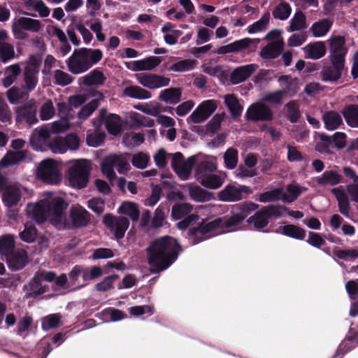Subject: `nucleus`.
I'll list each match as a JSON object with an SVG mask.
<instances>
[{
  "label": "nucleus",
  "instance_id": "1",
  "mask_svg": "<svg viewBox=\"0 0 358 358\" xmlns=\"http://www.w3.org/2000/svg\"><path fill=\"white\" fill-rule=\"evenodd\" d=\"M180 247L177 240L166 236L154 241L148 248V264L155 273L167 269L178 259Z\"/></svg>",
  "mask_w": 358,
  "mask_h": 358
},
{
  "label": "nucleus",
  "instance_id": "2",
  "mask_svg": "<svg viewBox=\"0 0 358 358\" xmlns=\"http://www.w3.org/2000/svg\"><path fill=\"white\" fill-rule=\"evenodd\" d=\"M66 207L67 203L63 198L48 192L39 202L28 204L27 214L37 223L49 220L52 224L58 226L64 220Z\"/></svg>",
  "mask_w": 358,
  "mask_h": 358
},
{
  "label": "nucleus",
  "instance_id": "3",
  "mask_svg": "<svg viewBox=\"0 0 358 358\" xmlns=\"http://www.w3.org/2000/svg\"><path fill=\"white\" fill-rule=\"evenodd\" d=\"M246 215L233 213L229 217L206 220L199 228H194L189 232L188 241L190 244L196 245L212 236L234 230L245 219Z\"/></svg>",
  "mask_w": 358,
  "mask_h": 358
},
{
  "label": "nucleus",
  "instance_id": "4",
  "mask_svg": "<svg viewBox=\"0 0 358 358\" xmlns=\"http://www.w3.org/2000/svg\"><path fill=\"white\" fill-rule=\"evenodd\" d=\"M215 158L212 156H206L196 169V178L204 187L208 189H217L224 182L221 176L214 174L217 169Z\"/></svg>",
  "mask_w": 358,
  "mask_h": 358
},
{
  "label": "nucleus",
  "instance_id": "5",
  "mask_svg": "<svg viewBox=\"0 0 358 358\" xmlns=\"http://www.w3.org/2000/svg\"><path fill=\"white\" fill-rule=\"evenodd\" d=\"M171 217L173 220L179 221L177 223V228L179 230L183 231L189 227L188 232L194 228H199V225L206 222V220L201 222H198L199 215L194 212L193 206L187 203L173 205L171 208Z\"/></svg>",
  "mask_w": 358,
  "mask_h": 358
},
{
  "label": "nucleus",
  "instance_id": "6",
  "mask_svg": "<svg viewBox=\"0 0 358 358\" xmlns=\"http://www.w3.org/2000/svg\"><path fill=\"white\" fill-rule=\"evenodd\" d=\"M90 170V161L83 159L73 160L68 169L69 185L78 189L85 187L89 181Z\"/></svg>",
  "mask_w": 358,
  "mask_h": 358
},
{
  "label": "nucleus",
  "instance_id": "7",
  "mask_svg": "<svg viewBox=\"0 0 358 358\" xmlns=\"http://www.w3.org/2000/svg\"><path fill=\"white\" fill-rule=\"evenodd\" d=\"M204 157L205 155L198 154L185 160L180 152H176L171 157V166L181 180H187L190 176L193 166H199Z\"/></svg>",
  "mask_w": 358,
  "mask_h": 358
},
{
  "label": "nucleus",
  "instance_id": "8",
  "mask_svg": "<svg viewBox=\"0 0 358 358\" xmlns=\"http://www.w3.org/2000/svg\"><path fill=\"white\" fill-rule=\"evenodd\" d=\"M331 192L337 199L339 212L345 217H350V206L347 192L353 201L358 202V181L348 185L346 189L340 186L332 189Z\"/></svg>",
  "mask_w": 358,
  "mask_h": 358
},
{
  "label": "nucleus",
  "instance_id": "9",
  "mask_svg": "<svg viewBox=\"0 0 358 358\" xmlns=\"http://www.w3.org/2000/svg\"><path fill=\"white\" fill-rule=\"evenodd\" d=\"M36 174L38 178L50 185L59 184L62 178L59 163L52 159L41 162L37 167Z\"/></svg>",
  "mask_w": 358,
  "mask_h": 358
},
{
  "label": "nucleus",
  "instance_id": "10",
  "mask_svg": "<svg viewBox=\"0 0 358 358\" xmlns=\"http://www.w3.org/2000/svg\"><path fill=\"white\" fill-rule=\"evenodd\" d=\"M43 27L41 21L27 17L14 18L12 21L11 29L16 39L24 40L28 38L25 31L38 32Z\"/></svg>",
  "mask_w": 358,
  "mask_h": 358
},
{
  "label": "nucleus",
  "instance_id": "11",
  "mask_svg": "<svg viewBox=\"0 0 358 358\" xmlns=\"http://www.w3.org/2000/svg\"><path fill=\"white\" fill-rule=\"evenodd\" d=\"M115 169L120 173H124L130 169L129 160L125 155H110L101 163L103 173L110 180L115 178Z\"/></svg>",
  "mask_w": 358,
  "mask_h": 358
},
{
  "label": "nucleus",
  "instance_id": "12",
  "mask_svg": "<svg viewBox=\"0 0 358 358\" xmlns=\"http://www.w3.org/2000/svg\"><path fill=\"white\" fill-rule=\"evenodd\" d=\"M42 60L40 55H33L29 57L23 73L24 87L28 92L33 91L38 84Z\"/></svg>",
  "mask_w": 358,
  "mask_h": 358
},
{
  "label": "nucleus",
  "instance_id": "13",
  "mask_svg": "<svg viewBox=\"0 0 358 358\" xmlns=\"http://www.w3.org/2000/svg\"><path fill=\"white\" fill-rule=\"evenodd\" d=\"M103 123L110 134L116 136L122 130L123 122L120 117L113 113L108 114L107 110L103 108L99 111L98 118L92 120V124L96 127H99Z\"/></svg>",
  "mask_w": 358,
  "mask_h": 358
},
{
  "label": "nucleus",
  "instance_id": "14",
  "mask_svg": "<svg viewBox=\"0 0 358 358\" xmlns=\"http://www.w3.org/2000/svg\"><path fill=\"white\" fill-rule=\"evenodd\" d=\"M80 146V140L75 134H68L65 138L56 137L51 141L48 147L55 154H64L68 150H77Z\"/></svg>",
  "mask_w": 358,
  "mask_h": 358
},
{
  "label": "nucleus",
  "instance_id": "15",
  "mask_svg": "<svg viewBox=\"0 0 358 358\" xmlns=\"http://www.w3.org/2000/svg\"><path fill=\"white\" fill-rule=\"evenodd\" d=\"M103 221L106 226L113 233L117 239L124 237L125 231L129 225L127 218L123 217H116L110 214L105 215Z\"/></svg>",
  "mask_w": 358,
  "mask_h": 358
},
{
  "label": "nucleus",
  "instance_id": "16",
  "mask_svg": "<svg viewBox=\"0 0 358 358\" xmlns=\"http://www.w3.org/2000/svg\"><path fill=\"white\" fill-rule=\"evenodd\" d=\"M216 108L217 103L215 101H203L189 116L187 120H190L193 123L203 122L213 114Z\"/></svg>",
  "mask_w": 358,
  "mask_h": 358
},
{
  "label": "nucleus",
  "instance_id": "17",
  "mask_svg": "<svg viewBox=\"0 0 358 358\" xmlns=\"http://www.w3.org/2000/svg\"><path fill=\"white\" fill-rule=\"evenodd\" d=\"M26 191V188L17 182L6 185L3 193V203L8 207L16 206Z\"/></svg>",
  "mask_w": 358,
  "mask_h": 358
},
{
  "label": "nucleus",
  "instance_id": "18",
  "mask_svg": "<svg viewBox=\"0 0 358 358\" xmlns=\"http://www.w3.org/2000/svg\"><path fill=\"white\" fill-rule=\"evenodd\" d=\"M249 187L241 185H228L218 193V198L223 201L233 202L242 199L243 193H250Z\"/></svg>",
  "mask_w": 358,
  "mask_h": 358
},
{
  "label": "nucleus",
  "instance_id": "19",
  "mask_svg": "<svg viewBox=\"0 0 358 358\" xmlns=\"http://www.w3.org/2000/svg\"><path fill=\"white\" fill-rule=\"evenodd\" d=\"M330 60H336L345 63V57L348 52L345 39L342 36H334L329 38Z\"/></svg>",
  "mask_w": 358,
  "mask_h": 358
},
{
  "label": "nucleus",
  "instance_id": "20",
  "mask_svg": "<svg viewBox=\"0 0 358 358\" xmlns=\"http://www.w3.org/2000/svg\"><path fill=\"white\" fill-rule=\"evenodd\" d=\"M67 65L69 71L73 74H80L90 69V65L81 48L74 50L67 61Z\"/></svg>",
  "mask_w": 358,
  "mask_h": 358
},
{
  "label": "nucleus",
  "instance_id": "21",
  "mask_svg": "<svg viewBox=\"0 0 358 358\" xmlns=\"http://www.w3.org/2000/svg\"><path fill=\"white\" fill-rule=\"evenodd\" d=\"M50 130L48 126L36 128L30 138V143L34 150L43 151L48 145V141L50 137Z\"/></svg>",
  "mask_w": 358,
  "mask_h": 358
},
{
  "label": "nucleus",
  "instance_id": "22",
  "mask_svg": "<svg viewBox=\"0 0 358 358\" xmlns=\"http://www.w3.org/2000/svg\"><path fill=\"white\" fill-rule=\"evenodd\" d=\"M70 220L75 228L85 227L90 220V213L80 205H73L70 209Z\"/></svg>",
  "mask_w": 358,
  "mask_h": 358
},
{
  "label": "nucleus",
  "instance_id": "23",
  "mask_svg": "<svg viewBox=\"0 0 358 358\" xmlns=\"http://www.w3.org/2000/svg\"><path fill=\"white\" fill-rule=\"evenodd\" d=\"M246 117L248 120L254 121L270 120L273 117V113L268 106L262 103H258L248 108Z\"/></svg>",
  "mask_w": 358,
  "mask_h": 358
},
{
  "label": "nucleus",
  "instance_id": "24",
  "mask_svg": "<svg viewBox=\"0 0 358 358\" xmlns=\"http://www.w3.org/2000/svg\"><path fill=\"white\" fill-rule=\"evenodd\" d=\"M10 37L5 29H0V60L6 63L15 57V48L12 43L8 42Z\"/></svg>",
  "mask_w": 358,
  "mask_h": 358
},
{
  "label": "nucleus",
  "instance_id": "25",
  "mask_svg": "<svg viewBox=\"0 0 358 358\" xmlns=\"http://www.w3.org/2000/svg\"><path fill=\"white\" fill-rule=\"evenodd\" d=\"M258 69V65L250 64L236 67L230 75V81L237 85L245 81Z\"/></svg>",
  "mask_w": 358,
  "mask_h": 358
},
{
  "label": "nucleus",
  "instance_id": "26",
  "mask_svg": "<svg viewBox=\"0 0 358 358\" xmlns=\"http://www.w3.org/2000/svg\"><path fill=\"white\" fill-rule=\"evenodd\" d=\"M138 83L149 89H157L169 85L170 79L165 76L155 74L142 75L138 76Z\"/></svg>",
  "mask_w": 358,
  "mask_h": 358
},
{
  "label": "nucleus",
  "instance_id": "27",
  "mask_svg": "<svg viewBox=\"0 0 358 358\" xmlns=\"http://www.w3.org/2000/svg\"><path fill=\"white\" fill-rule=\"evenodd\" d=\"M331 65L325 67L321 74L322 79L325 82L334 83L341 77L344 68V62L336 60H331Z\"/></svg>",
  "mask_w": 358,
  "mask_h": 358
},
{
  "label": "nucleus",
  "instance_id": "28",
  "mask_svg": "<svg viewBox=\"0 0 358 358\" xmlns=\"http://www.w3.org/2000/svg\"><path fill=\"white\" fill-rule=\"evenodd\" d=\"M12 271H17L25 266L28 262L27 252L24 250H16L3 259Z\"/></svg>",
  "mask_w": 358,
  "mask_h": 358
},
{
  "label": "nucleus",
  "instance_id": "29",
  "mask_svg": "<svg viewBox=\"0 0 358 358\" xmlns=\"http://www.w3.org/2000/svg\"><path fill=\"white\" fill-rule=\"evenodd\" d=\"M314 181L322 187L334 186L342 181V176L334 170L325 171L321 176L314 178Z\"/></svg>",
  "mask_w": 358,
  "mask_h": 358
},
{
  "label": "nucleus",
  "instance_id": "30",
  "mask_svg": "<svg viewBox=\"0 0 358 358\" xmlns=\"http://www.w3.org/2000/svg\"><path fill=\"white\" fill-rule=\"evenodd\" d=\"M89 280L88 271L80 266H75L69 273V283L74 287H81Z\"/></svg>",
  "mask_w": 358,
  "mask_h": 358
},
{
  "label": "nucleus",
  "instance_id": "31",
  "mask_svg": "<svg viewBox=\"0 0 358 358\" xmlns=\"http://www.w3.org/2000/svg\"><path fill=\"white\" fill-rule=\"evenodd\" d=\"M306 57L311 59H318L326 54V47L322 41H317L306 45L303 48Z\"/></svg>",
  "mask_w": 358,
  "mask_h": 358
},
{
  "label": "nucleus",
  "instance_id": "32",
  "mask_svg": "<svg viewBox=\"0 0 358 358\" xmlns=\"http://www.w3.org/2000/svg\"><path fill=\"white\" fill-rule=\"evenodd\" d=\"M284 46V42L268 43L261 50L259 55L264 59H275L282 52Z\"/></svg>",
  "mask_w": 358,
  "mask_h": 358
},
{
  "label": "nucleus",
  "instance_id": "33",
  "mask_svg": "<svg viewBox=\"0 0 358 358\" xmlns=\"http://www.w3.org/2000/svg\"><path fill=\"white\" fill-rule=\"evenodd\" d=\"M26 158V153L23 150L9 151L0 161V168H6L16 165Z\"/></svg>",
  "mask_w": 358,
  "mask_h": 358
},
{
  "label": "nucleus",
  "instance_id": "34",
  "mask_svg": "<svg viewBox=\"0 0 358 358\" xmlns=\"http://www.w3.org/2000/svg\"><path fill=\"white\" fill-rule=\"evenodd\" d=\"M306 187L296 182H292L286 186L285 192L283 190L282 200L288 203H292L295 201L302 192L306 191Z\"/></svg>",
  "mask_w": 358,
  "mask_h": 358
},
{
  "label": "nucleus",
  "instance_id": "35",
  "mask_svg": "<svg viewBox=\"0 0 358 358\" xmlns=\"http://www.w3.org/2000/svg\"><path fill=\"white\" fill-rule=\"evenodd\" d=\"M333 21L325 18L313 24L310 31L315 37L320 38L325 36L330 30Z\"/></svg>",
  "mask_w": 358,
  "mask_h": 358
},
{
  "label": "nucleus",
  "instance_id": "36",
  "mask_svg": "<svg viewBox=\"0 0 358 358\" xmlns=\"http://www.w3.org/2000/svg\"><path fill=\"white\" fill-rule=\"evenodd\" d=\"M322 119L326 129L331 131L336 129L343 124L342 115L334 111H329L324 113L322 116Z\"/></svg>",
  "mask_w": 358,
  "mask_h": 358
},
{
  "label": "nucleus",
  "instance_id": "37",
  "mask_svg": "<svg viewBox=\"0 0 358 358\" xmlns=\"http://www.w3.org/2000/svg\"><path fill=\"white\" fill-rule=\"evenodd\" d=\"M187 186L189 196L192 200L198 202H205L211 199L212 194L201 187L192 184H189Z\"/></svg>",
  "mask_w": 358,
  "mask_h": 358
},
{
  "label": "nucleus",
  "instance_id": "38",
  "mask_svg": "<svg viewBox=\"0 0 358 358\" xmlns=\"http://www.w3.org/2000/svg\"><path fill=\"white\" fill-rule=\"evenodd\" d=\"M181 90L179 88L171 87L161 91L159 99L167 103L176 104L180 101Z\"/></svg>",
  "mask_w": 358,
  "mask_h": 358
},
{
  "label": "nucleus",
  "instance_id": "39",
  "mask_svg": "<svg viewBox=\"0 0 358 358\" xmlns=\"http://www.w3.org/2000/svg\"><path fill=\"white\" fill-rule=\"evenodd\" d=\"M21 73V68L18 64L10 65L5 69V77L1 80L3 85L9 87L16 80Z\"/></svg>",
  "mask_w": 358,
  "mask_h": 358
},
{
  "label": "nucleus",
  "instance_id": "40",
  "mask_svg": "<svg viewBox=\"0 0 358 358\" xmlns=\"http://www.w3.org/2000/svg\"><path fill=\"white\" fill-rule=\"evenodd\" d=\"M15 250V238L13 235L6 234L0 238V255L2 259Z\"/></svg>",
  "mask_w": 358,
  "mask_h": 358
},
{
  "label": "nucleus",
  "instance_id": "41",
  "mask_svg": "<svg viewBox=\"0 0 358 358\" xmlns=\"http://www.w3.org/2000/svg\"><path fill=\"white\" fill-rule=\"evenodd\" d=\"M248 224L257 230H260L267 226L268 219L264 211V208L257 211L248 220Z\"/></svg>",
  "mask_w": 358,
  "mask_h": 358
},
{
  "label": "nucleus",
  "instance_id": "42",
  "mask_svg": "<svg viewBox=\"0 0 358 358\" xmlns=\"http://www.w3.org/2000/svg\"><path fill=\"white\" fill-rule=\"evenodd\" d=\"M280 232L284 236L297 240H303L306 237L305 230L294 224L280 227Z\"/></svg>",
  "mask_w": 358,
  "mask_h": 358
},
{
  "label": "nucleus",
  "instance_id": "43",
  "mask_svg": "<svg viewBox=\"0 0 358 358\" xmlns=\"http://www.w3.org/2000/svg\"><path fill=\"white\" fill-rule=\"evenodd\" d=\"M124 94L136 99H148L151 98V93L138 86H128L124 90Z\"/></svg>",
  "mask_w": 358,
  "mask_h": 358
},
{
  "label": "nucleus",
  "instance_id": "44",
  "mask_svg": "<svg viewBox=\"0 0 358 358\" xmlns=\"http://www.w3.org/2000/svg\"><path fill=\"white\" fill-rule=\"evenodd\" d=\"M103 97L102 94H99L98 97L92 100L89 103L84 106L78 113V117L80 120H85L99 107V100Z\"/></svg>",
  "mask_w": 358,
  "mask_h": 358
},
{
  "label": "nucleus",
  "instance_id": "45",
  "mask_svg": "<svg viewBox=\"0 0 358 358\" xmlns=\"http://www.w3.org/2000/svg\"><path fill=\"white\" fill-rule=\"evenodd\" d=\"M118 212L128 215L132 221H137L139 218L140 212L138 206L136 203L130 201L123 202L119 207Z\"/></svg>",
  "mask_w": 358,
  "mask_h": 358
},
{
  "label": "nucleus",
  "instance_id": "46",
  "mask_svg": "<svg viewBox=\"0 0 358 358\" xmlns=\"http://www.w3.org/2000/svg\"><path fill=\"white\" fill-rule=\"evenodd\" d=\"M343 115L350 127H358V106H347L343 111Z\"/></svg>",
  "mask_w": 358,
  "mask_h": 358
},
{
  "label": "nucleus",
  "instance_id": "47",
  "mask_svg": "<svg viewBox=\"0 0 358 358\" xmlns=\"http://www.w3.org/2000/svg\"><path fill=\"white\" fill-rule=\"evenodd\" d=\"M289 23V26L287 28L289 32L299 31L307 27L306 16L301 11L296 12Z\"/></svg>",
  "mask_w": 358,
  "mask_h": 358
},
{
  "label": "nucleus",
  "instance_id": "48",
  "mask_svg": "<svg viewBox=\"0 0 358 358\" xmlns=\"http://www.w3.org/2000/svg\"><path fill=\"white\" fill-rule=\"evenodd\" d=\"M18 117H22L29 125H33L38 122L36 110L33 106H24L17 111Z\"/></svg>",
  "mask_w": 358,
  "mask_h": 358
},
{
  "label": "nucleus",
  "instance_id": "49",
  "mask_svg": "<svg viewBox=\"0 0 358 358\" xmlns=\"http://www.w3.org/2000/svg\"><path fill=\"white\" fill-rule=\"evenodd\" d=\"M259 38H244L241 40L236 41L232 44L233 52L234 53L250 49L252 45L255 48L257 45L259 43Z\"/></svg>",
  "mask_w": 358,
  "mask_h": 358
},
{
  "label": "nucleus",
  "instance_id": "50",
  "mask_svg": "<svg viewBox=\"0 0 358 358\" xmlns=\"http://www.w3.org/2000/svg\"><path fill=\"white\" fill-rule=\"evenodd\" d=\"M270 13H265L258 21L248 27V34H254L264 31L268 27Z\"/></svg>",
  "mask_w": 358,
  "mask_h": 358
},
{
  "label": "nucleus",
  "instance_id": "51",
  "mask_svg": "<svg viewBox=\"0 0 358 358\" xmlns=\"http://www.w3.org/2000/svg\"><path fill=\"white\" fill-rule=\"evenodd\" d=\"M26 6L30 10L38 12L41 17H46L50 13V9L42 0H27Z\"/></svg>",
  "mask_w": 358,
  "mask_h": 358
},
{
  "label": "nucleus",
  "instance_id": "52",
  "mask_svg": "<svg viewBox=\"0 0 358 358\" xmlns=\"http://www.w3.org/2000/svg\"><path fill=\"white\" fill-rule=\"evenodd\" d=\"M83 79L87 85H101L104 83L106 78L101 71L94 69Z\"/></svg>",
  "mask_w": 358,
  "mask_h": 358
},
{
  "label": "nucleus",
  "instance_id": "53",
  "mask_svg": "<svg viewBox=\"0 0 358 358\" xmlns=\"http://www.w3.org/2000/svg\"><path fill=\"white\" fill-rule=\"evenodd\" d=\"M224 102L234 117L239 116L243 110L238 99L234 94H227Z\"/></svg>",
  "mask_w": 358,
  "mask_h": 358
},
{
  "label": "nucleus",
  "instance_id": "54",
  "mask_svg": "<svg viewBox=\"0 0 358 358\" xmlns=\"http://www.w3.org/2000/svg\"><path fill=\"white\" fill-rule=\"evenodd\" d=\"M81 49L90 65V68L98 64L103 58V52L100 49L87 48H82Z\"/></svg>",
  "mask_w": 358,
  "mask_h": 358
},
{
  "label": "nucleus",
  "instance_id": "55",
  "mask_svg": "<svg viewBox=\"0 0 358 358\" xmlns=\"http://www.w3.org/2000/svg\"><path fill=\"white\" fill-rule=\"evenodd\" d=\"M62 316L58 314L48 315L41 320L42 329L44 331H48L51 329H55L60 325Z\"/></svg>",
  "mask_w": 358,
  "mask_h": 358
},
{
  "label": "nucleus",
  "instance_id": "56",
  "mask_svg": "<svg viewBox=\"0 0 358 358\" xmlns=\"http://www.w3.org/2000/svg\"><path fill=\"white\" fill-rule=\"evenodd\" d=\"M283 189L278 188L263 192L259 195L258 201L263 203L282 200Z\"/></svg>",
  "mask_w": 358,
  "mask_h": 358
},
{
  "label": "nucleus",
  "instance_id": "57",
  "mask_svg": "<svg viewBox=\"0 0 358 358\" xmlns=\"http://www.w3.org/2000/svg\"><path fill=\"white\" fill-rule=\"evenodd\" d=\"M196 65L193 59H186L180 60L170 66V70L174 72H185L192 70Z\"/></svg>",
  "mask_w": 358,
  "mask_h": 358
},
{
  "label": "nucleus",
  "instance_id": "58",
  "mask_svg": "<svg viewBox=\"0 0 358 358\" xmlns=\"http://www.w3.org/2000/svg\"><path fill=\"white\" fill-rule=\"evenodd\" d=\"M144 141L143 135L140 133L129 132L124 136V143L128 148H134Z\"/></svg>",
  "mask_w": 358,
  "mask_h": 358
},
{
  "label": "nucleus",
  "instance_id": "59",
  "mask_svg": "<svg viewBox=\"0 0 358 358\" xmlns=\"http://www.w3.org/2000/svg\"><path fill=\"white\" fill-rule=\"evenodd\" d=\"M101 314L106 322H117L124 319V313L121 310L113 308L104 309Z\"/></svg>",
  "mask_w": 358,
  "mask_h": 358
},
{
  "label": "nucleus",
  "instance_id": "60",
  "mask_svg": "<svg viewBox=\"0 0 358 358\" xmlns=\"http://www.w3.org/2000/svg\"><path fill=\"white\" fill-rule=\"evenodd\" d=\"M149 160L150 157L147 153L139 152L133 155L131 162L134 167L144 169L148 166Z\"/></svg>",
  "mask_w": 358,
  "mask_h": 358
},
{
  "label": "nucleus",
  "instance_id": "61",
  "mask_svg": "<svg viewBox=\"0 0 358 358\" xmlns=\"http://www.w3.org/2000/svg\"><path fill=\"white\" fill-rule=\"evenodd\" d=\"M224 160L225 166L234 169L238 163V151L234 148H229L224 153Z\"/></svg>",
  "mask_w": 358,
  "mask_h": 358
},
{
  "label": "nucleus",
  "instance_id": "62",
  "mask_svg": "<svg viewBox=\"0 0 358 358\" xmlns=\"http://www.w3.org/2000/svg\"><path fill=\"white\" fill-rule=\"evenodd\" d=\"M54 83L59 86H66L71 84L73 78L68 73L62 70H56L53 73Z\"/></svg>",
  "mask_w": 358,
  "mask_h": 358
},
{
  "label": "nucleus",
  "instance_id": "63",
  "mask_svg": "<svg viewBox=\"0 0 358 358\" xmlns=\"http://www.w3.org/2000/svg\"><path fill=\"white\" fill-rule=\"evenodd\" d=\"M47 126L49 127L50 133L60 134L66 131L69 128L70 124L68 119L62 117Z\"/></svg>",
  "mask_w": 358,
  "mask_h": 358
},
{
  "label": "nucleus",
  "instance_id": "64",
  "mask_svg": "<svg viewBox=\"0 0 358 358\" xmlns=\"http://www.w3.org/2000/svg\"><path fill=\"white\" fill-rule=\"evenodd\" d=\"M291 7L288 3H280L273 10V15L275 18L285 20L289 17L291 14Z\"/></svg>",
  "mask_w": 358,
  "mask_h": 358
}]
</instances>
